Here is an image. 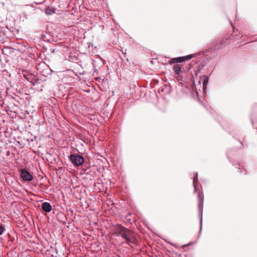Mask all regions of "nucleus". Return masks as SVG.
<instances>
[{
    "label": "nucleus",
    "mask_w": 257,
    "mask_h": 257,
    "mask_svg": "<svg viewBox=\"0 0 257 257\" xmlns=\"http://www.w3.org/2000/svg\"><path fill=\"white\" fill-rule=\"evenodd\" d=\"M197 180H198V173L196 172L195 176L194 177V179H193V186H194V191H195V192H196L197 191V188H196V186L195 185V182H196V181H197Z\"/></svg>",
    "instance_id": "12"
},
{
    "label": "nucleus",
    "mask_w": 257,
    "mask_h": 257,
    "mask_svg": "<svg viewBox=\"0 0 257 257\" xmlns=\"http://www.w3.org/2000/svg\"><path fill=\"white\" fill-rule=\"evenodd\" d=\"M55 13V9H51L49 7L45 9V13L47 15H51Z\"/></svg>",
    "instance_id": "11"
},
{
    "label": "nucleus",
    "mask_w": 257,
    "mask_h": 257,
    "mask_svg": "<svg viewBox=\"0 0 257 257\" xmlns=\"http://www.w3.org/2000/svg\"><path fill=\"white\" fill-rule=\"evenodd\" d=\"M182 66L180 64H175L173 67V70L175 73L177 75H179L181 71Z\"/></svg>",
    "instance_id": "10"
},
{
    "label": "nucleus",
    "mask_w": 257,
    "mask_h": 257,
    "mask_svg": "<svg viewBox=\"0 0 257 257\" xmlns=\"http://www.w3.org/2000/svg\"><path fill=\"white\" fill-rule=\"evenodd\" d=\"M198 198L199 200L198 204V210H199V216L200 218V233H201L202 227V221H203V200L204 197L203 195L201 193H199L198 194Z\"/></svg>",
    "instance_id": "1"
},
{
    "label": "nucleus",
    "mask_w": 257,
    "mask_h": 257,
    "mask_svg": "<svg viewBox=\"0 0 257 257\" xmlns=\"http://www.w3.org/2000/svg\"><path fill=\"white\" fill-rule=\"evenodd\" d=\"M197 54H195L194 55H188L187 56H184V57H180L178 58H175L172 59L170 62L169 64H172V63H180L181 62L190 60L191 58H193L195 55Z\"/></svg>",
    "instance_id": "3"
},
{
    "label": "nucleus",
    "mask_w": 257,
    "mask_h": 257,
    "mask_svg": "<svg viewBox=\"0 0 257 257\" xmlns=\"http://www.w3.org/2000/svg\"><path fill=\"white\" fill-rule=\"evenodd\" d=\"M126 228L120 224H117L113 230L114 235L116 236H120L121 233L125 230Z\"/></svg>",
    "instance_id": "6"
},
{
    "label": "nucleus",
    "mask_w": 257,
    "mask_h": 257,
    "mask_svg": "<svg viewBox=\"0 0 257 257\" xmlns=\"http://www.w3.org/2000/svg\"><path fill=\"white\" fill-rule=\"evenodd\" d=\"M240 173H243L244 174H246V172H245V171L244 170H243V171L241 170L240 171Z\"/></svg>",
    "instance_id": "15"
},
{
    "label": "nucleus",
    "mask_w": 257,
    "mask_h": 257,
    "mask_svg": "<svg viewBox=\"0 0 257 257\" xmlns=\"http://www.w3.org/2000/svg\"><path fill=\"white\" fill-rule=\"evenodd\" d=\"M208 78L207 77H206L204 79V81H203V90H204L206 88V87L207 86V84L208 83Z\"/></svg>",
    "instance_id": "13"
},
{
    "label": "nucleus",
    "mask_w": 257,
    "mask_h": 257,
    "mask_svg": "<svg viewBox=\"0 0 257 257\" xmlns=\"http://www.w3.org/2000/svg\"><path fill=\"white\" fill-rule=\"evenodd\" d=\"M20 175L23 180L31 181L33 179V177L30 173L25 169H23L20 171Z\"/></svg>",
    "instance_id": "4"
},
{
    "label": "nucleus",
    "mask_w": 257,
    "mask_h": 257,
    "mask_svg": "<svg viewBox=\"0 0 257 257\" xmlns=\"http://www.w3.org/2000/svg\"><path fill=\"white\" fill-rule=\"evenodd\" d=\"M171 244L173 245V246H176V245H175V244H173V243H171Z\"/></svg>",
    "instance_id": "17"
},
{
    "label": "nucleus",
    "mask_w": 257,
    "mask_h": 257,
    "mask_svg": "<svg viewBox=\"0 0 257 257\" xmlns=\"http://www.w3.org/2000/svg\"><path fill=\"white\" fill-rule=\"evenodd\" d=\"M124 239L125 240V242L130 246H131V244H136V239L133 233Z\"/></svg>",
    "instance_id": "8"
},
{
    "label": "nucleus",
    "mask_w": 257,
    "mask_h": 257,
    "mask_svg": "<svg viewBox=\"0 0 257 257\" xmlns=\"http://www.w3.org/2000/svg\"><path fill=\"white\" fill-rule=\"evenodd\" d=\"M24 77L29 82L35 85L39 81V79L37 78L34 74L31 73H28L24 74Z\"/></svg>",
    "instance_id": "5"
},
{
    "label": "nucleus",
    "mask_w": 257,
    "mask_h": 257,
    "mask_svg": "<svg viewBox=\"0 0 257 257\" xmlns=\"http://www.w3.org/2000/svg\"><path fill=\"white\" fill-rule=\"evenodd\" d=\"M69 159L73 165L76 167L82 165L84 161V158L82 156L76 154L70 155Z\"/></svg>",
    "instance_id": "2"
},
{
    "label": "nucleus",
    "mask_w": 257,
    "mask_h": 257,
    "mask_svg": "<svg viewBox=\"0 0 257 257\" xmlns=\"http://www.w3.org/2000/svg\"><path fill=\"white\" fill-rule=\"evenodd\" d=\"M6 229L1 225H0V235H1L5 231Z\"/></svg>",
    "instance_id": "14"
},
{
    "label": "nucleus",
    "mask_w": 257,
    "mask_h": 257,
    "mask_svg": "<svg viewBox=\"0 0 257 257\" xmlns=\"http://www.w3.org/2000/svg\"><path fill=\"white\" fill-rule=\"evenodd\" d=\"M133 233V232L130 229L126 228L125 230L120 235L121 237L123 239H125L128 236H130L131 234Z\"/></svg>",
    "instance_id": "9"
},
{
    "label": "nucleus",
    "mask_w": 257,
    "mask_h": 257,
    "mask_svg": "<svg viewBox=\"0 0 257 257\" xmlns=\"http://www.w3.org/2000/svg\"><path fill=\"white\" fill-rule=\"evenodd\" d=\"M42 209L44 212L49 213L52 210V206L50 203L45 202L42 204Z\"/></svg>",
    "instance_id": "7"
},
{
    "label": "nucleus",
    "mask_w": 257,
    "mask_h": 257,
    "mask_svg": "<svg viewBox=\"0 0 257 257\" xmlns=\"http://www.w3.org/2000/svg\"><path fill=\"white\" fill-rule=\"evenodd\" d=\"M95 73H97V70L96 69H94V74Z\"/></svg>",
    "instance_id": "16"
}]
</instances>
